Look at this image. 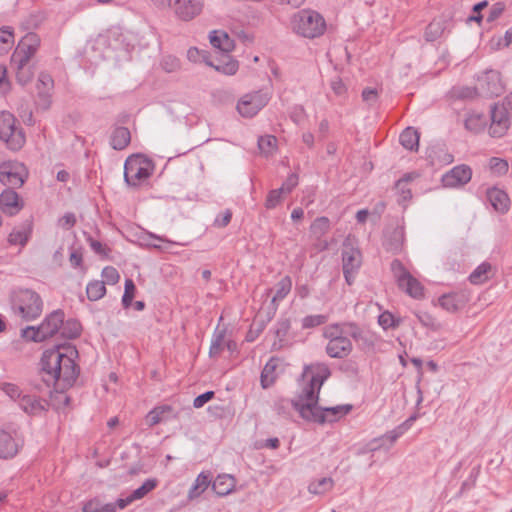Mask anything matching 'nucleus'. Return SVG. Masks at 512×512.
Returning <instances> with one entry per match:
<instances>
[{"label": "nucleus", "mask_w": 512, "mask_h": 512, "mask_svg": "<svg viewBox=\"0 0 512 512\" xmlns=\"http://www.w3.org/2000/svg\"><path fill=\"white\" fill-rule=\"evenodd\" d=\"M77 355L78 351L71 345H58L45 350L41 357V383L35 384L34 388L41 391L42 385L50 387L52 384L56 390L72 387L80 373V368L73 359Z\"/></svg>", "instance_id": "nucleus-1"}, {"label": "nucleus", "mask_w": 512, "mask_h": 512, "mask_svg": "<svg viewBox=\"0 0 512 512\" xmlns=\"http://www.w3.org/2000/svg\"><path fill=\"white\" fill-rule=\"evenodd\" d=\"M330 376L326 365L306 366L302 377L307 380L302 392L290 403L306 421L324 424L326 416L318 405L319 392L324 381Z\"/></svg>", "instance_id": "nucleus-2"}, {"label": "nucleus", "mask_w": 512, "mask_h": 512, "mask_svg": "<svg viewBox=\"0 0 512 512\" xmlns=\"http://www.w3.org/2000/svg\"><path fill=\"white\" fill-rule=\"evenodd\" d=\"M291 27L298 35L313 39L324 34L326 22L323 16L318 12L303 9L293 15Z\"/></svg>", "instance_id": "nucleus-3"}, {"label": "nucleus", "mask_w": 512, "mask_h": 512, "mask_svg": "<svg viewBox=\"0 0 512 512\" xmlns=\"http://www.w3.org/2000/svg\"><path fill=\"white\" fill-rule=\"evenodd\" d=\"M12 309L23 320L32 321L38 318L43 311L41 296L32 289H19L12 296Z\"/></svg>", "instance_id": "nucleus-4"}, {"label": "nucleus", "mask_w": 512, "mask_h": 512, "mask_svg": "<svg viewBox=\"0 0 512 512\" xmlns=\"http://www.w3.org/2000/svg\"><path fill=\"white\" fill-rule=\"evenodd\" d=\"M65 313L61 309L54 310L48 314L38 327L28 326L21 331V336L33 342H43L60 332L63 325Z\"/></svg>", "instance_id": "nucleus-5"}, {"label": "nucleus", "mask_w": 512, "mask_h": 512, "mask_svg": "<svg viewBox=\"0 0 512 512\" xmlns=\"http://www.w3.org/2000/svg\"><path fill=\"white\" fill-rule=\"evenodd\" d=\"M0 139L12 151L20 150L25 144V134L15 116L8 112L0 113Z\"/></svg>", "instance_id": "nucleus-6"}, {"label": "nucleus", "mask_w": 512, "mask_h": 512, "mask_svg": "<svg viewBox=\"0 0 512 512\" xmlns=\"http://www.w3.org/2000/svg\"><path fill=\"white\" fill-rule=\"evenodd\" d=\"M154 171L153 162L142 154L129 156L124 164V180L130 186H138Z\"/></svg>", "instance_id": "nucleus-7"}, {"label": "nucleus", "mask_w": 512, "mask_h": 512, "mask_svg": "<svg viewBox=\"0 0 512 512\" xmlns=\"http://www.w3.org/2000/svg\"><path fill=\"white\" fill-rule=\"evenodd\" d=\"M390 270L397 286L414 299L424 297V287L404 266L399 259H394L390 264Z\"/></svg>", "instance_id": "nucleus-8"}, {"label": "nucleus", "mask_w": 512, "mask_h": 512, "mask_svg": "<svg viewBox=\"0 0 512 512\" xmlns=\"http://www.w3.org/2000/svg\"><path fill=\"white\" fill-rule=\"evenodd\" d=\"M270 98V94L263 90L245 94L238 101L237 111L243 117L252 118L268 104Z\"/></svg>", "instance_id": "nucleus-9"}, {"label": "nucleus", "mask_w": 512, "mask_h": 512, "mask_svg": "<svg viewBox=\"0 0 512 512\" xmlns=\"http://www.w3.org/2000/svg\"><path fill=\"white\" fill-rule=\"evenodd\" d=\"M41 39L38 34L29 32L19 41L12 56L11 63H28L35 56L39 47Z\"/></svg>", "instance_id": "nucleus-10"}, {"label": "nucleus", "mask_w": 512, "mask_h": 512, "mask_svg": "<svg viewBox=\"0 0 512 512\" xmlns=\"http://www.w3.org/2000/svg\"><path fill=\"white\" fill-rule=\"evenodd\" d=\"M510 126V112L505 104H494L491 107V124L489 134L492 137H502Z\"/></svg>", "instance_id": "nucleus-11"}, {"label": "nucleus", "mask_w": 512, "mask_h": 512, "mask_svg": "<svg viewBox=\"0 0 512 512\" xmlns=\"http://www.w3.org/2000/svg\"><path fill=\"white\" fill-rule=\"evenodd\" d=\"M24 166L17 162H3L0 164V182L7 188L15 189L21 187L25 179L22 175Z\"/></svg>", "instance_id": "nucleus-12"}, {"label": "nucleus", "mask_w": 512, "mask_h": 512, "mask_svg": "<svg viewBox=\"0 0 512 512\" xmlns=\"http://www.w3.org/2000/svg\"><path fill=\"white\" fill-rule=\"evenodd\" d=\"M343 274L348 285H352L355 274L362 264V254L358 248L346 246L342 251Z\"/></svg>", "instance_id": "nucleus-13"}, {"label": "nucleus", "mask_w": 512, "mask_h": 512, "mask_svg": "<svg viewBox=\"0 0 512 512\" xmlns=\"http://www.w3.org/2000/svg\"><path fill=\"white\" fill-rule=\"evenodd\" d=\"M22 445L23 441L15 429L4 428L0 430V458H13Z\"/></svg>", "instance_id": "nucleus-14"}, {"label": "nucleus", "mask_w": 512, "mask_h": 512, "mask_svg": "<svg viewBox=\"0 0 512 512\" xmlns=\"http://www.w3.org/2000/svg\"><path fill=\"white\" fill-rule=\"evenodd\" d=\"M479 95L492 98L500 96L505 88L501 80V75L497 71H488L479 79Z\"/></svg>", "instance_id": "nucleus-15"}, {"label": "nucleus", "mask_w": 512, "mask_h": 512, "mask_svg": "<svg viewBox=\"0 0 512 512\" xmlns=\"http://www.w3.org/2000/svg\"><path fill=\"white\" fill-rule=\"evenodd\" d=\"M204 7L203 0H174L172 9L182 21H190L198 16Z\"/></svg>", "instance_id": "nucleus-16"}, {"label": "nucleus", "mask_w": 512, "mask_h": 512, "mask_svg": "<svg viewBox=\"0 0 512 512\" xmlns=\"http://www.w3.org/2000/svg\"><path fill=\"white\" fill-rule=\"evenodd\" d=\"M22 208L23 202L14 189L6 188L0 194V209L4 214L14 216L18 214Z\"/></svg>", "instance_id": "nucleus-17"}, {"label": "nucleus", "mask_w": 512, "mask_h": 512, "mask_svg": "<svg viewBox=\"0 0 512 512\" xmlns=\"http://www.w3.org/2000/svg\"><path fill=\"white\" fill-rule=\"evenodd\" d=\"M472 171L467 165H459L451 169L442 177L445 187L462 186L471 180Z\"/></svg>", "instance_id": "nucleus-18"}, {"label": "nucleus", "mask_w": 512, "mask_h": 512, "mask_svg": "<svg viewBox=\"0 0 512 512\" xmlns=\"http://www.w3.org/2000/svg\"><path fill=\"white\" fill-rule=\"evenodd\" d=\"M404 240V228L397 226L391 231L385 233L383 247L387 252L392 254H399L403 250Z\"/></svg>", "instance_id": "nucleus-19"}, {"label": "nucleus", "mask_w": 512, "mask_h": 512, "mask_svg": "<svg viewBox=\"0 0 512 512\" xmlns=\"http://www.w3.org/2000/svg\"><path fill=\"white\" fill-rule=\"evenodd\" d=\"M53 86L54 81L52 77L46 72H41L37 80L36 89L39 98V104L42 105L44 109H48L50 107L51 91Z\"/></svg>", "instance_id": "nucleus-20"}, {"label": "nucleus", "mask_w": 512, "mask_h": 512, "mask_svg": "<svg viewBox=\"0 0 512 512\" xmlns=\"http://www.w3.org/2000/svg\"><path fill=\"white\" fill-rule=\"evenodd\" d=\"M353 349L352 342L348 337H340L326 345V353L331 358L342 359L347 357Z\"/></svg>", "instance_id": "nucleus-21"}, {"label": "nucleus", "mask_w": 512, "mask_h": 512, "mask_svg": "<svg viewBox=\"0 0 512 512\" xmlns=\"http://www.w3.org/2000/svg\"><path fill=\"white\" fill-rule=\"evenodd\" d=\"M468 302L466 294L454 292L439 298V305L448 312L454 313L463 309Z\"/></svg>", "instance_id": "nucleus-22"}, {"label": "nucleus", "mask_w": 512, "mask_h": 512, "mask_svg": "<svg viewBox=\"0 0 512 512\" xmlns=\"http://www.w3.org/2000/svg\"><path fill=\"white\" fill-rule=\"evenodd\" d=\"M157 485L156 479H147L144 483L132 493L124 498L117 499L119 509H124L128 504L134 500L143 498L146 494L152 491Z\"/></svg>", "instance_id": "nucleus-23"}, {"label": "nucleus", "mask_w": 512, "mask_h": 512, "mask_svg": "<svg viewBox=\"0 0 512 512\" xmlns=\"http://www.w3.org/2000/svg\"><path fill=\"white\" fill-rule=\"evenodd\" d=\"M487 198L492 207L499 213H505L509 209L510 199L507 193L498 188H492L487 191Z\"/></svg>", "instance_id": "nucleus-24"}, {"label": "nucleus", "mask_w": 512, "mask_h": 512, "mask_svg": "<svg viewBox=\"0 0 512 512\" xmlns=\"http://www.w3.org/2000/svg\"><path fill=\"white\" fill-rule=\"evenodd\" d=\"M448 20L441 16L434 18L426 27L424 38L427 42H434L442 37L447 28Z\"/></svg>", "instance_id": "nucleus-25"}, {"label": "nucleus", "mask_w": 512, "mask_h": 512, "mask_svg": "<svg viewBox=\"0 0 512 512\" xmlns=\"http://www.w3.org/2000/svg\"><path fill=\"white\" fill-rule=\"evenodd\" d=\"M32 232V223L25 221L21 225L15 227L8 236V242L11 245L25 246Z\"/></svg>", "instance_id": "nucleus-26"}, {"label": "nucleus", "mask_w": 512, "mask_h": 512, "mask_svg": "<svg viewBox=\"0 0 512 512\" xmlns=\"http://www.w3.org/2000/svg\"><path fill=\"white\" fill-rule=\"evenodd\" d=\"M292 288V279L290 276H284L276 285L275 293L271 299L273 314L276 313L279 303L290 293Z\"/></svg>", "instance_id": "nucleus-27"}, {"label": "nucleus", "mask_w": 512, "mask_h": 512, "mask_svg": "<svg viewBox=\"0 0 512 512\" xmlns=\"http://www.w3.org/2000/svg\"><path fill=\"white\" fill-rule=\"evenodd\" d=\"M236 485V479L230 474H220L212 482L213 491L219 496L231 493Z\"/></svg>", "instance_id": "nucleus-28"}, {"label": "nucleus", "mask_w": 512, "mask_h": 512, "mask_svg": "<svg viewBox=\"0 0 512 512\" xmlns=\"http://www.w3.org/2000/svg\"><path fill=\"white\" fill-rule=\"evenodd\" d=\"M209 39L211 45L222 52H231L235 47L234 40L224 31H212L209 35Z\"/></svg>", "instance_id": "nucleus-29"}, {"label": "nucleus", "mask_w": 512, "mask_h": 512, "mask_svg": "<svg viewBox=\"0 0 512 512\" xmlns=\"http://www.w3.org/2000/svg\"><path fill=\"white\" fill-rule=\"evenodd\" d=\"M291 328V322L288 318H281L275 325L274 334L276 341L273 344L275 349H281L288 344V334Z\"/></svg>", "instance_id": "nucleus-30"}, {"label": "nucleus", "mask_w": 512, "mask_h": 512, "mask_svg": "<svg viewBox=\"0 0 512 512\" xmlns=\"http://www.w3.org/2000/svg\"><path fill=\"white\" fill-rule=\"evenodd\" d=\"M131 141V134L126 127H116L110 136V144L115 150L125 149Z\"/></svg>", "instance_id": "nucleus-31"}, {"label": "nucleus", "mask_w": 512, "mask_h": 512, "mask_svg": "<svg viewBox=\"0 0 512 512\" xmlns=\"http://www.w3.org/2000/svg\"><path fill=\"white\" fill-rule=\"evenodd\" d=\"M173 412V407L170 405H160L154 407L146 415V423L149 427H153L162 421L168 419V415Z\"/></svg>", "instance_id": "nucleus-32"}, {"label": "nucleus", "mask_w": 512, "mask_h": 512, "mask_svg": "<svg viewBox=\"0 0 512 512\" xmlns=\"http://www.w3.org/2000/svg\"><path fill=\"white\" fill-rule=\"evenodd\" d=\"M19 405L25 413L31 415L39 414L45 410L42 400L30 395H22L19 400Z\"/></svg>", "instance_id": "nucleus-33"}, {"label": "nucleus", "mask_w": 512, "mask_h": 512, "mask_svg": "<svg viewBox=\"0 0 512 512\" xmlns=\"http://www.w3.org/2000/svg\"><path fill=\"white\" fill-rule=\"evenodd\" d=\"M419 133L413 127H407L399 136L400 144L411 151H417L419 147Z\"/></svg>", "instance_id": "nucleus-34"}, {"label": "nucleus", "mask_w": 512, "mask_h": 512, "mask_svg": "<svg viewBox=\"0 0 512 512\" xmlns=\"http://www.w3.org/2000/svg\"><path fill=\"white\" fill-rule=\"evenodd\" d=\"M119 509L117 500L104 503L101 499L95 498L84 504L82 512H116Z\"/></svg>", "instance_id": "nucleus-35"}, {"label": "nucleus", "mask_w": 512, "mask_h": 512, "mask_svg": "<svg viewBox=\"0 0 512 512\" xmlns=\"http://www.w3.org/2000/svg\"><path fill=\"white\" fill-rule=\"evenodd\" d=\"M492 265L489 262H483L470 274L469 280L472 284H483L492 275Z\"/></svg>", "instance_id": "nucleus-36"}, {"label": "nucleus", "mask_w": 512, "mask_h": 512, "mask_svg": "<svg viewBox=\"0 0 512 512\" xmlns=\"http://www.w3.org/2000/svg\"><path fill=\"white\" fill-rule=\"evenodd\" d=\"M11 67L16 71V81L22 86L30 83L34 77V70L28 63H11Z\"/></svg>", "instance_id": "nucleus-37"}, {"label": "nucleus", "mask_w": 512, "mask_h": 512, "mask_svg": "<svg viewBox=\"0 0 512 512\" xmlns=\"http://www.w3.org/2000/svg\"><path fill=\"white\" fill-rule=\"evenodd\" d=\"M82 330L81 323L76 319L63 321L60 327V334L65 339H76L80 336Z\"/></svg>", "instance_id": "nucleus-38"}, {"label": "nucleus", "mask_w": 512, "mask_h": 512, "mask_svg": "<svg viewBox=\"0 0 512 512\" xmlns=\"http://www.w3.org/2000/svg\"><path fill=\"white\" fill-rule=\"evenodd\" d=\"M417 176L416 173H406L396 182L395 189L399 193L402 201L405 202L412 198L411 189L408 187V184Z\"/></svg>", "instance_id": "nucleus-39"}, {"label": "nucleus", "mask_w": 512, "mask_h": 512, "mask_svg": "<svg viewBox=\"0 0 512 512\" xmlns=\"http://www.w3.org/2000/svg\"><path fill=\"white\" fill-rule=\"evenodd\" d=\"M211 484V479L209 474H205L204 472H201L193 486L189 490V498L193 499L195 497L200 496Z\"/></svg>", "instance_id": "nucleus-40"}, {"label": "nucleus", "mask_w": 512, "mask_h": 512, "mask_svg": "<svg viewBox=\"0 0 512 512\" xmlns=\"http://www.w3.org/2000/svg\"><path fill=\"white\" fill-rule=\"evenodd\" d=\"M324 415L326 416V422H334L339 418L347 415L352 410V405H337L335 407H321Z\"/></svg>", "instance_id": "nucleus-41"}, {"label": "nucleus", "mask_w": 512, "mask_h": 512, "mask_svg": "<svg viewBox=\"0 0 512 512\" xmlns=\"http://www.w3.org/2000/svg\"><path fill=\"white\" fill-rule=\"evenodd\" d=\"M225 337H226V329L225 328L220 329L219 327H217L213 334L210 349H209L210 356H212V357L217 356L223 351L224 345H225Z\"/></svg>", "instance_id": "nucleus-42"}, {"label": "nucleus", "mask_w": 512, "mask_h": 512, "mask_svg": "<svg viewBox=\"0 0 512 512\" xmlns=\"http://www.w3.org/2000/svg\"><path fill=\"white\" fill-rule=\"evenodd\" d=\"M277 363L274 359L269 360L261 372V386L266 389L274 384L276 380L275 369Z\"/></svg>", "instance_id": "nucleus-43"}, {"label": "nucleus", "mask_w": 512, "mask_h": 512, "mask_svg": "<svg viewBox=\"0 0 512 512\" xmlns=\"http://www.w3.org/2000/svg\"><path fill=\"white\" fill-rule=\"evenodd\" d=\"M106 293L105 282L103 281H92L89 282L86 287V294L90 301H97L101 299Z\"/></svg>", "instance_id": "nucleus-44"}, {"label": "nucleus", "mask_w": 512, "mask_h": 512, "mask_svg": "<svg viewBox=\"0 0 512 512\" xmlns=\"http://www.w3.org/2000/svg\"><path fill=\"white\" fill-rule=\"evenodd\" d=\"M14 44L13 29L8 26L0 28V54H6Z\"/></svg>", "instance_id": "nucleus-45"}, {"label": "nucleus", "mask_w": 512, "mask_h": 512, "mask_svg": "<svg viewBox=\"0 0 512 512\" xmlns=\"http://www.w3.org/2000/svg\"><path fill=\"white\" fill-rule=\"evenodd\" d=\"M277 146V138L273 135L261 136L258 139V148L265 156L271 155Z\"/></svg>", "instance_id": "nucleus-46"}, {"label": "nucleus", "mask_w": 512, "mask_h": 512, "mask_svg": "<svg viewBox=\"0 0 512 512\" xmlns=\"http://www.w3.org/2000/svg\"><path fill=\"white\" fill-rule=\"evenodd\" d=\"M465 128L471 132L478 133L483 130L486 120L483 115L471 114L465 119Z\"/></svg>", "instance_id": "nucleus-47"}, {"label": "nucleus", "mask_w": 512, "mask_h": 512, "mask_svg": "<svg viewBox=\"0 0 512 512\" xmlns=\"http://www.w3.org/2000/svg\"><path fill=\"white\" fill-rule=\"evenodd\" d=\"M403 433V431L401 430V426L388 432L386 435L380 437V438H375L371 441L370 445H371V448L370 450L371 451H376L378 450L379 448L382 447V441L384 439H387L390 441V445H393L395 443V441L401 436V434Z\"/></svg>", "instance_id": "nucleus-48"}, {"label": "nucleus", "mask_w": 512, "mask_h": 512, "mask_svg": "<svg viewBox=\"0 0 512 512\" xmlns=\"http://www.w3.org/2000/svg\"><path fill=\"white\" fill-rule=\"evenodd\" d=\"M333 487V479L330 477H324L317 481L311 482L309 484V491L313 494H323Z\"/></svg>", "instance_id": "nucleus-49"}, {"label": "nucleus", "mask_w": 512, "mask_h": 512, "mask_svg": "<svg viewBox=\"0 0 512 512\" xmlns=\"http://www.w3.org/2000/svg\"><path fill=\"white\" fill-rule=\"evenodd\" d=\"M330 228V220L327 217H318L311 224V232L317 237L324 235Z\"/></svg>", "instance_id": "nucleus-50"}, {"label": "nucleus", "mask_w": 512, "mask_h": 512, "mask_svg": "<svg viewBox=\"0 0 512 512\" xmlns=\"http://www.w3.org/2000/svg\"><path fill=\"white\" fill-rule=\"evenodd\" d=\"M210 66L214 67L216 71H219L225 75H234L238 71L239 63L235 59L229 58L226 62L218 65L209 63Z\"/></svg>", "instance_id": "nucleus-51"}, {"label": "nucleus", "mask_w": 512, "mask_h": 512, "mask_svg": "<svg viewBox=\"0 0 512 512\" xmlns=\"http://www.w3.org/2000/svg\"><path fill=\"white\" fill-rule=\"evenodd\" d=\"M136 286L132 279L125 280V289L122 297V305L124 308H129L135 296Z\"/></svg>", "instance_id": "nucleus-52"}, {"label": "nucleus", "mask_w": 512, "mask_h": 512, "mask_svg": "<svg viewBox=\"0 0 512 512\" xmlns=\"http://www.w3.org/2000/svg\"><path fill=\"white\" fill-rule=\"evenodd\" d=\"M344 324H332L326 327L324 331V337L327 338L329 341L332 342V340H336L340 337L344 336Z\"/></svg>", "instance_id": "nucleus-53"}, {"label": "nucleus", "mask_w": 512, "mask_h": 512, "mask_svg": "<svg viewBox=\"0 0 512 512\" xmlns=\"http://www.w3.org/2000/svg\"><path fill=\"white\" fill-rule=\"evenodd\" d=\"M327 322V316L325 315H308L303 318L302 320V328L303 329H309L314 328L317 326H320L322 324H325Z\"/></svg>", "instance_id": "nucleus-54"}, {"label": "nucleus", "mask_w": 512, "mask_h": 512, "mask_svg": "<svg viewBox=\"0 0 512 512\" xmlns=\"http://www.w3.org/2000/svg\"><path fill=\"white\" fill-rule=\"evenodd\" d=\"M378 323L383 329L387 330L397 327L399 320H396L392 313L385 311L379 315Z\"/></svg>", "instance_id": "nucleus-55"}, {"label": "nucleus", "mask_w": 512, "mask_h": 512, "mask_svg": "<svg viewBox=\"0 0 512 512\" xmlns=\"http://www.w3.org/2000/svg\"><path fill=\"white\" fill-rule=\"evenodd\" d=\"M0 389L12 400H20L22 397L21 389L14 383H2Z\"/></svg>", "instance_id": "nucleus-56"}, {"label": "nucleus", "mask_w": 512, "mask_h": 512, "mask_svg": "<svg viewBox=\"0 0 512 512\" xmlns=\"http://www.w3.org/2000/svg\"><path fill=\"white\" fill-rule=\"evenodd\" d=\"M282 194L283 192L279 188L269 191L265 200V207L267 209H274L278 204H280Z\"/></svg>", "instance_id": "nucleus-57"}, {"label": "nucleus", "mask_w": 512, "mask_h": 512, "mask_svg": "<svg viewBox=\"0 0 512 512\" xmlns=\"http://www.w3.org/2000/svg\"><path fill=\"white\" fill-rule=\"evenodd\" d=\"M102 277L104 279L103 282L110 285L116 284L120 279L117 269L112 266H107L102 270Z\"/></svg>", "instance_id": "nucleus-58"}, {"label": "nucleus", "mask_w": 512, "mask_h": 512, "mask_svg": "<svg viewBox=\"0 0 512 512\" xmlns=\"http://www.w3.org/2000/svg\"><path fill=\"white\" fill-rule=\"evenodd\" d=\"M87 241L91 249L102 257H107L111 251L106 245H103L100 241L93 239L91 236L87 238Z\"/></svg>", "instance_id": "nucleus-59"}, {"label": "nucleus", "mask_w": 512, "mask_h": 512, "mask_svg": "<svg viewBox=\"0 0 512 512\" xmlns=\"http://www.w3.org/2000/svg\"><path fill=\"white\" fill-rule=\"evenodd\" d=\"M361 96L364 102H366L369 105H374L379 98V93L378 90L375 88L366 87L365 89H363Z\"/></svg>", "instance_id": "nucleus-60"}, {"label": "nucleus", "mask_w": 512, "mask_h": 512, "mask_svg": "<svg viewBox=\"0 0 512 512\" xmlns=\"http://www.w3.org/2000/svg\"><path fill=\"white\" fill-rule=\"evenodd\" d=\"M298 184L297 174H290L279 188L283 193L289 194Z\"/></svg>", "instance_id": "nucleus-61"}, {"label": "nucleus", "mask_w": 512, "mask_h": 512, "mask_svg": "<svg viewBox=\"0 0 512 512\" xmlns=\"http://www.w3.org/2000/svg\"><path fill=\"white\" fill-rule=\"evenodd\" d=\"M344 324V334L349 335L352 339L361 338V333L363 329H361L357 324L352 322L343 323Z\"/></svg>", "instance_id": "nucleus-62"}, {"label": "nucleus", "mask_w": 512, "mask_h": 512, "mask_svg": "<svg viewBox=\"0 0 512 512\" xmlns=\"http://www.w3.org/2000/svg\"><path fill=\"white\" fill-rule=\"evenodd\" d=\"M504 9H505V4L502 2H497V3L493 4L489 11V15L487 17V22H493L496 19H498L500 17V15L503 13Z\"/></svg>", "instance_id": "nucleus-63"}, {"label": "nucleus", "mask_w": 512, "mask_h": 512, "mask_svg": "<svg viewBox=\"0 0 512 512\" xmlns=\"http://www.w3.org/2000/svg\"><path fill=\"white\" fill-rule=\"evenodd\" d=\"M179 66V60L172 56H167L162 61V68L169 73L176 71Z\"/></svg>", "instance_id": "nucleus-64"}]
</instances>
